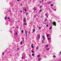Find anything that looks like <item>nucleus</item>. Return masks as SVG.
Masks as SVG:
<instances>
[{"mask_svg":"<svg viewBox=\"0 0 61 61\" xmlns=\"http://www.w3.org/2000/svg\"><path fill=\"white\" fill-rule=\"evenodd\" d=\"M52 24H53V25H55V26H56V22L55 21L52 22Z\"/></svg>","mask_w":61,"mask_h":61,"instance_id":"f257e3e1","label":"nucleus"},{"mask_svg":"<svg viewBox=\"0 0 61 61\" xmlns=\"http://www.w3.org/2000/svg\"><path fill=\"white\" fill-rule=\"evenodd\" d=\"M46 21H47V23H48V20H47V18H45V19H44V22H46Z\"/></svg>","mask_w":61,"mask_h":61,"instance_id":"f03ea898","label":"nucleus"},{"mask_svg":"<svg viewBox=\"0 0 61 61\" xmlns=\"http://www.w3.org/2000/svg\"><path fill=\"white\" fill-rule=\"evenodd\" d=\"M26 18H25V19H23V21H24V22H25L26 21Z\"/></svg>","mask_w":61,"mask_h":61,"instance_id":"7ed1b4c3","label":"nucleus"},{"mask_svg":"<svg viewBox=\"0 0 61 61\" xmlns=\"http://www.w3.org/2000/svg\"><path fill=\"white\" fill-rule=\"evenodd\" d=\"M42 37L43 40H45V36H42Z\"/></svg>","mask_w":61,"mask_h":61,"instance_id":"20e7f679","label":"nucleus"},{"mask_svg":"<svg viewBox=\"0 0 61 61\" xmlns=\"http://www.w3.org/2000/svg\"><path fill=\"white\" fill-rule=\"evenodd\" d=\"M45 15H46V17H47V18H48V14L46 13L45 14Z\"/></svg>","mask_w":61,"mask_h":61,"instance_id":"39448f33","label":"nucleus"},{"mask_svg":"<svg viewBox=\"0 0 61 61\" xmlns=\"http://www.w3.org/2000/svg\"><path fill=\"white\" fill-rule=\"evenodd\" d=\"M23 24L25 25H27V23H26L25 22H24L23 23Z\"/></svg>","mask_w":61,"mask_h":61,"instance_id":"423d86ee","label":"nucleus"},{"mask_svg":"<svg viewBox=\"0 0 61 61\" xmlns=\"http://www.w3.org/2000/svg\"><path fill=\"white\" fill-rule=\"evenodd\" d=\"M39 49V48H38V47H36V50H38Z\"/></svg>","mask_w":61,"mask_h":61,"instance_id":"0eeeda50","label":"nucleus"},{"mask_svg":"<svg viewBox=\"0 0 61 61\" xmlns=\"http://www.w3.org/2000/svg\"><path fill=\"white\" fill-rule=\"evenodd\" d=\"M40 34L38 36V38H40Z\"/></svg>","mask_w":61,"mask_h":61,"instance_id":"6e6552de","label":"nucleus"},{"mask_svg":"<svg viewBox=\"0 0 61 61\" xmlns=\"http://www.w3.org/2000/svg\"><path fill=\"white\" fill-rule=\"evenodd\" d=\"M23 9H24V11H26V8H24Z\"/></svg>","mask_w":61,"mask_h":61,"instance_id":"1a4fd4ad","label":"nucleus"},{"mask_svg":"<svg viewBox=\"0 0 61 61\" xmlns=\"http://www.w3.org/2000/svg\"><path fill=\"white\" fill-rule=\"evenodd\" d=\"M52 27H50L49 28V30H51L52 29Z\"/></svg>","mask_w":61,"mask_h":61,"instance_id":"9d476101","label":"nucleus"},{"mask_svg":"<svg viewBox=\"0 0 61 61\" xmlns=\"http://www.w3.org/2000/svg\"><path fill=\"white\" fill-rule=\"evenodd\" d=\"M35 31H36V30L35 29H33L32 30V31L33 32H35Z\"/></svg>","mask_w":61,"mask_h":61,"instance_id":"9b49d317","label":"nucleus"},{"mask_svg":"<svg viewBox=\"0 0 61 61\" xmlns=\"http://www.w3.org/2000/svg\"><path fill=\"white\" fill-rule=\"evenodd\" d=\"M25 33H26V36H27V33H26V31L25 30Z\"/></svg>","mask_w":61,"mask_h":61,"instance_id":"f8f14e48","label":"nucleus"},{"mask_svg":"<svg viewBox=\"0 0 61 61\" xmlns=\"http://www.w3.org/2000/svg\"><path fill=\"white\" fill-rule=\"evenodd\" d=\"M20 43V45H22V44H23V42L22 41H21Z\"/></svg>","mask_w":61,"mask_h":61,"instance_id":"ddd939ff","label":"nucleus"},{"mask_svg":"<svg viewBox=\"0 0 61 61\" xmlns=\"http://www.w3.org/2000/svg\"><path fill=\"white\" fill-rule=\"evenodd\" d=\"M47 39L48 40H50V39H51V38H48Z\"/></svg>","mask_w":61,"mask_h":61,"instance_id":"4468645a","label":"nucleus"},{"mask_svg":"<svg viewBox=\"0 0 61 61\" xmlns=\"http://www.w3.org/2000/svg\"><path fill=\"white\" fill-rule=\"evenodd\" d=\"M34 10H36V7H34Z\"/></svg>","mask_w":61,"mask_h":61,"instance_id":"2eb2a0df","label":"nucleus"},{"mask_svg":"<svg viewBox=\"0 0 61 61\" xmlns=\"http://www.w3.org/2000/svg\"><path fill=\"white\" fill-rule=\"evenodd\" d=\"M46 50H49V48H48L47 49H46Z\"/></svg>","mask_w":61,"mask_h":61,"instance_id":"dca6fc26","label":"nucleus"},{"mask_svg":"<svg viewBox=\"0 0 61 61\" xmlns=\"http://www.w3.org/2000/svg\"><path fill=\"white\" fill-rule=\"evenodd\" d=\"M51 2H49L48 3V4H51Z\"/></svg>","mask_w":61,"mask_h":61,"instance_id":"f3484780","label":"nucleus"},{"mask_svg":"<svg viewBox=\"0 0 61 61\" xmlns=\"http://www.w3.org/2000/svg\"><path fill=\"white\" fill-rule=\"evenodd\" d=\"M51 6H53V4H51Z\"/></svg>","mask_w":61,"mask_h":61,"instance_id":"a211bd4d","label":"nucleus"},{"mask_svg":"<svg viewBox=\"0 0 61 61\" xmlns=\"http://www.w3.org/2000/svg\"><path fill=\"white\" fill-rule=\"evenodd\" d=\"M42 12V10H40L39 11V12Z\"/></svg>","mask_w":61,"mask_h":61,"instance_id":"6ab92c4d","label":"nucleus"},{"mask_svg":"<svg viewBox=\"0 0 61 61\" xmlns=\"http://www.w3.org/2000/svg\"><path fill=\"white\" fill-rule=\"evenodd\" d=\"M37 57H40V55H39L37 56Z\"/></svg>","mask_w":61,"mask_h":61,"instance_id":"aec40b11","label":"nucleus"},{"mask_svg":"<svg viewBox=\"0 0 61 61\" xmlns=\"http://www.w3.org/2000/svg\"><path fill=\"white\" fill-rule=\"evenodd\" d=\"M31 52H32V53H34V51L33 50L31 51Z\"/></svg>","mask_w":61,"mask_h":61,"instance_id":"412c9836","label":"nucleus"},{"mask_svg":"<svg viewBox=\"0 0 61 61\" xmlns=\"http://www.w3.org/2000/svg\"><path fill=\"white\" fill-rule=\"evenodd\" d=\"M7 19V17H5V19Z\"/></svg>","mask_w":61,"mask_h":61,"instance_id":"4be33fe9","label":"nucleus"},{"mask_svg":"<svg viewBox=\"0 0 61 61\" xmlns=\"http://www.w3.org/2000/svg\"><path fill=\"white\" fill-rule=\"evenodd\" d=\"M36 17V15H34V17Z\"/></svg>","mask_w":61,"mask_h":61,"instance_id":"5701e85b","label":"nucleus"},{"mask_svg":"<svg viewBox=\"0 0 61 61\" xmlns=\"http://www.w3.org/2000/svg\"><path fill=\"white\" fill-rule=\"evenodd\" d=\"M56 56H55V55H54L53 56V57H54V58H55L56 57Z\"/></svg>","mask_w":61,"mask_h":61,"instance_id":"b1692460","label":"nucleus"},{"mask_svg":"<svg viewBox=\"0 0 61 61\" xmlns=\"http://www.w3.org/2000/svg\"><path fill=\"white\" fill-rule=\"evenodd\" d=\"M31 46L32 48H33V47H34V46H33L32 45Z\"/></svg>","mask_w":61,"mask_h":61,"instance_id":"393cba45","label":"nucleus"},{"mask_svg":"<svg viewBox=\"0 0 61 61\" xmlns=\"http://www.w3.org/2000/svg\"><path fill=\"white\" fill-rule=\"evenodd\" d=\"M22 40L23 42L24 41V38H22Z\"/></svg>","mask_w":61,"mask_h":61,"instance_id":"a878e982","label":"nucleus"},{"mask_svg":"<svg viewBox=\"0 0 61 61\" xmlns=\"http://www.w3.org/2000/svg\"><path fill=\"white\" fill-rule=\"evenodd\" d=\"M32 56H34V54H32Z\"/></svg>","mask_w":61,"mask_h":61,"instance_id":"bb28decb","label":"nucleus"},{"mask_svg":"<svg viewBox=\"0 0 61 61\" xmlns=\"http://www.w3.org/2000/svg\"><path fill=\"white\" fill-rule=\"evenodd\" d=\"M44 40H42V43H44Z\"/></svg>","mask_w":61,"mask_h":61,"instance_id":"cd10ccee","label":"nucleus"},{"mask_svg":"<svg viewBox=\"0 0 61 61\" xmlns=\"http://www.w3.org/2000/svg\"><path fill=\"white\" fill-rule=\"evenodd\" d=\"M21 32V33H23V30H22Z\"/></svg>","mask_w":61,"mask_h":61,"instance_id":"c85d7f7f","label":"nucleus"},{"mask_svg":"<svg viewBox=\"0 0 61 61\" xmlns=\"http://www.w3.org/2000/svg\"><path fill=\"white\" fill-rule=\"evenodd\" d=\"M46 47H48V45H46Z\"/></svg>","mask_w":61,"mask_h":61,"instance_id":"c756f323","label":"nucleus"},{"mask_svg":"<svg viewBox=\"0 0 61 61\" xmlns=\"http://www.w3.org/2000/svg\"><path fill=\"white\" fill-rule=\"evenodd\" d=\"M41 7H42V6H40V8H41Z\"/></svg>","mask_w":61,"mask_h":61,"instance_id":"7c9ffc66","label":"nucleus"},{"mask_svg":"<svg viewBox=\"0 0 61 61\" xmlns=\"http://www.w3.org/2000/svg\"><path fill=\"white\" fill-rule=\"evenodd\" d=\"M46 36H48V37L49 36V35H47Z\"/></svg>","mask_w":61,"mask_h":61,"instance_id":"2f4dec72","label":"nucleus"},{"mask_svg":"<svg viewBox=\"0 0 61 61\" xmlns=\"http://www.w3.org/2000/svg\"><path fill=\"white\" fill-rule=\"evenodd\" d=\"M48 26V24H47L46 25V26H47H47Z\"/></svg>","mask_w":61,"mask_h":61,"instance_id":"473e14b6","label":"nucleus"},{"mask_svg":"<svg viewBox=\"0 0 61 61\" xmlns=\"http://www.w3.org/2000/svg\"><path fill=\"white\" fill-rule=\"evenodd\" d=\"M38 59V60H39V61H40V60H41L40 58H39V59Z\"/></svg>","mask_w":61,"mask_h":61,"instance_id":"72a5a7b5","label":"nucleus"},{"mask_svg":"<svg viewBox=\"0 0 61 61\" xmlns=\"http://www.w3.org/2000/svg\"><path fill=\"white\" fill-rule=\"evenodd\" d=\"M22 59H23L24 58V57H21Z\"/></svg>","mask_w":61,"mask_h":61,"instance_id":"f704fd0d","label":"nucleus"},{"mask_svg":"<svg viewBox=\"0 0 61 61\" xmlns=\"http://www.w3.org/2000/svg\"><path fill=\"white\" fill-rule=\"evenodd\" d=\"M39 28L40 29L41 28V27H39Z\"/></svg>","mask_w":61,"mask_h":61,"instance_id":"c9c22d12","label":"nucleus"},{"mask_svg":"<svg viewBox=\"0 0 61 61\" xmlns=\"http://www.w3.org/2000/svg\"><path fill=\"white\" fill-rule=\"evenodd\" d=\"M2 55H4V54H5V53H4V52H3L2 53Z\"/></svg>","mask_w":61,"mask_h":61,"instance_id":"e433bc0d","label":"nucleus"},{"mask_svg":"<svg viewBox=\"0 0 61 61\" xmlns=\"http://www.w3.org/2000/svg\"><path fill=\"white\" fill-rule=\"evenodd\" d=\"M28 13H26V15H28Z\"/></svg>","mask_w":61,"mask_h":61,"instance_id":"4c0bfd02","label":"nucleus"},{"mask_svg":"<svg viewBox=\"0 0 61 61\" xmlns=\"http://www.w3.org/2000/svg\"><path fill=\"white\" fill-rule=\"evenodd\" d=\"M15 34L16 35L17 34V32H16L15 33Z\"/></svg>","mask_w":61,"mask_h":61,"instance_id":"58836bf2","label":"nucleus"},{"mask_svg":"<svg viewBox=\"0 0 61 61\" xmlns=\"http://www.w3.org/2000/svg\"><path fill=\"white\" fill-rule=\"evenodd\" d=\"M19 50V48H17V50Z\"/></svg>","mask_w":61,"mask_h":61,"instance_id":"ea45409f","label":"nucleus"},{"mask_svg":"<svg viewBox=\"0 0 61 61\" xmlns=\"http://www.w3.org/2000/svg\"><path fill=\"white\" fill-rule=\"evenodd\" d=\"M54 11H56V9H55L54 10Z\"/></svg>","mask_w":61,"mask_h":61,"instance_id":"a19ab883","label":"nucleus"},{"mask_svg":"<svg viewBox=\"0 0 61 61\" xmlns=\"http://www.w3.org/2000/svg\"><path fill=\"white\" fill-rule=\"evenodd\" d=\"M9 12H11V11L10 10H9Z\"/></svg>","mask_w":61,"mask_h":61,"instance_id":"79ce46f5","label":"nucleus"},{"mask_svg":"<svg viewBox=\"0 0 61 61\" xmlns=\"http://www.w3.org/2000/svg\"><path fill=\"white\" fill-rule=\"evenodd\" d=\"M17 1H20V0H17Z\"/></svg>","mask_w":61,"mask_h":61,"instance_id":"37998d69","label":"nucleus"},{"mask_svg":"<svg viewBox=\"0 0 61 61\" xmlns=\"http://www.w3.org/2000/svg\"><path fill=\"white\" fill-rule=\"evenodd\" d=\"M8 19H10V18H8Z\"/></svg>","mask_w":61,"mask_h":61,"instance_id":"c03bdc74","label":"nucleus"},{"mask_svg":"<svg viewBox=\"0 0 61 61\" xmlns=\"http://www.w3.org/2000/svg\"><path fill=\"white\" fill-rule=\"evenodd\" d=\"M29 56H31V55L30 54H29Z\"/></svg>","mask_w":61,"mask_h":61,"instance_id":"a18cd8bd","label":"nucleus"},{"mask_svg":"<svg viewBox=\"0 0 61 61\" xmlns=\"http://www.w3.org/2000/svg\"><path fill=\"white\" fill-rule=\"evenodd\" d=\"M60 54H61V51L60 52Z\"/></svg>","mask_w":61,"mask_h":61,"instance_id":"49530a36","label":"nucleus"},{"mask_svg":"<svg viewBox=\"0 0 61 61\" xmlns=\"http://www.w3.org/2000/svg\"><path fill=\"white\" fill-rule=\"evenodd\" d=\"M22 12V10H21V11H20V12Z\"/></svg>","mask_w":61,"mask_h":61,"instance_id":"de8ad7c7","label":"nucleus"},{"mask_svg":"<svg viewBox=\"0 0 61 61\" xmlns=\"http://www.w3.org/2000/svg\"><path fill=\"white\" fill-rule=\"evenodd\" d=\"M21 5H22V4H21Z\"/></svg>","mask_w":61,"mask_h":61,"instance_id":"09e8293b","label":"nucleus"},{"mask_svg":"<svg viewBox=\"0 0 61 61\" xmlns=\"http://www.w3.org/2000/svg\"><path fill=\"white\" fill-rule=\"evenodd\" d=\"M17 28H18V27H17Z\"/></svg>","mask_w":61,"mask_h":61,"instance_id":"8fccbe9b","label":"nucleus"},{"mask_svg":"<svg viewBox=\"0 0 61 61\" xmlns=\"http://www.w3.org/2000/svg\"><path fill=\"white\" fill-rule=\"evenodd\" d=\"M33 44H32L31 45V46H33Z\"/></svg>","mask_w":61,"mask_h":61,"instance_id":"3c124183","label":"nucleus"},{"mask_svg":"<svg viewBox=\"0 0 61 61\" xmlns=\"http://www.w3.org/2000/svg\"><path fill=\"white\" fill-rule=\"evenodd\" d=\"M41 1H40V3H41Z\"/></svg>","mask_w":61,"mask_h":61,"instance_id":"603ef678","label":"nucleus"},{"mask_svg":"<svg viewBox=\"0 0 61 61\" xmlns=\"http://www.w3.org/2000/svg\"><path fill=\"white\" fill-rule=\"evenodd\" d=\"M45 1H46V0H45Z\"/></svg>","mask_w":61,"mask_h":61,"instance_id":"864d4df0","label":"nucleus"},{"mask_svg":"<svg viewBox=\"0 0 61 61\" xmlns=\"http://www.w3.org/2000/svg\"><path fill=\"white\" fill-rule=\"evenodd\" d=\"M41 18L42 17L41 16Z\"/></svg>","mask_w":61,"mask_h":61,"instance_id":"5fc2aeb1","label":"nucleus"},{"mask_svg":"<svg viewBox=\"0 0 61 61\" xmlns=\"http://www.w3.org/2000/svg\"><path fill=\"white\" fill-rule=\"evenodd\" d=\"M11 33H12V32H11Z\"/></svg>","mask_w":61,"mask_h":61,"instance_id":"6e6d98bb","label":"nucleus"},{"mask_svg":"<svg viewBox=\"0 0 61 61\" xmlns=\"http://www.w3.org/2000/svg\"><path fill=\"white\" fill-rule=\"evenodd\" d=\"M44 23V24H45V23Z\"/></svg>","mask_w":61,"mask_h":61,"instance_id":"4d7b16f0","label":"nucleus"}]
</instances>
